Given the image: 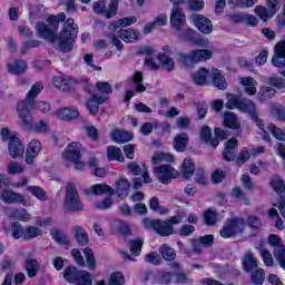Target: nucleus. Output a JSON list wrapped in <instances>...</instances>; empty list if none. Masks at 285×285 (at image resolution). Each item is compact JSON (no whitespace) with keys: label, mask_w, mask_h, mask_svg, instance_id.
Segmentation results:
<instances>
[{"label":"nucleus","mask_w":285,"mask_h":285,"mask_svg":"<svg viewBox=\"0 0 285 285\" xmlns=\"http://www.w3.org/2000/svg\"><path fill=\"white\" fill-rule=\"evenodd\" d=\"M59 21H66V13L50 16L47 19L48 24L39 22L36 26L37 33L47 41L57 42L62 52H70L75 48V39L79 35V27L75 24L73 19H68L63 24L61 33L57 36L55 32L59 30Z\"/></svg>","instance_id":"1"},{"label":"nucleus","mask_w":285,"mask_h":285,"mask_svg":"<svg viewBox=\"0 0 285 285\" xmlns=\"http://www.w3.org/2000/svg\"><path fill=\"white\" fill-rule=\"evenodd\" d=\"M226 108L228 110H235L237 108L240 112H248L252 119L256 121V126L259 128L258 135L262 136L264 141H271V136L266 132L264 128V122L257 118V112L255 111V104L248 99L239 98L235 95H229L228 100L226 102Z\"/></svg>","instance_id":"2"},{"label":"nucleus","mask_w":285,"mask_h":285,"mask_svg":"<svg viewBox=\"0 0 285 285\" xmlns=\"http://www.w3.org/2000/svg\"><path fill=\"white\" fill-rule=\"evenodd\" d=\"M41 90H43V85L41 82L35 83L27 94V99L18 104V117L24 128H32L35 118L32 112L28 110V106L35 101L36 97L41 94Z\"/></svg>","instance_id":"3"},{"label":"nucleus","mask_w":285,"mask_h":285,"mask_svg":"<svg viewBox=\"0 0 285 285\" xmlns=\"http://www.w3.org/2000/svg\"><path fill=\"white\" fill-rule=\"evenodd\" d=\"M184 219V216L181 214H178L176 216L170 217L168 220H153L149 218H145L142 220V224L145 228L148 230H155L157 235H160V237H168L169 235H173L175 233V227H173L175 224H181Z\"/></svg>","instance_id":"4"},{"label":"nucleus","mask_w":285,"mask_h":285,"mask_svg":"<svg viewBox=\"0 0 285 285\" xmlns=\"http://www.w3.org/2000/svg\"><path fill=\"white\" fill-rule=\"evenodd\" d=\"M81 153H83V146H81V142L72 141L65 148L62 158L65 161L75 164L76 170H83L86 168V163L81 160Z\"/></svg>","instance_id":"5"},{"label":"nucleus","mask_w":285,"mask_h":285,"mask_svg":"<svg viewBox=\"0 0 285 285\" xmlns=\"http://www.w3.org/2000/svg\"><path fill=\"white\" fill-rule=\"evenodd\" d=\"M63 277L69 284L92 285V276L86 271H79L77 267L69 266L65 268Z\"/></svg>","instance_id":"6"},{"label":"nucleus","mask_w":285,"mask_h":285,"mask_svg":"<svg viewBox=\"0 0 285 285\" xmlns=\"http://www.w3.org/2000/svg\"><path fill=\"white\" fill-rule=\"evenodd\" d=\"M3 141H9V154L13 159L21 157L26 153V147L21 144L16 134L10 132L8 128H3L0 132Z\"/></svg>","instance_id":"7"},{"label":"nucleus","mask_w":285,"mask_h":285,"mask_svg":"<svg viewBox=\"0 0 285 285\" xmlns=\"http://www.w3.org/2000/svg\"><path fill=\"white\" fill-rule=\"evenodd\" d=\"M177 61L183 63L184 66H190V63H199V61H208L213 57V52L210 50H196L189 52V55L178 52L176 55Z\"/></svg>","instance_id":"8"},{"label":"nucleus","mask_w":285,"mask_h":285,"mask_svg":"<svg viewBox=\"0 0 285 285\" xmlns=\"http://www.w3.org/2000/svg\"><path fill=\"white\" fill-rule=\"evenodd\" d=\"M174 3L173 10L170 12V26L177 32H181L184 30V26H186V13L179 8L181 3H185L184 0H170Z\"/></svg>","instance_id":"9"},{"label":"nucleus","mask_w":285,"mask_h":285,"mask_svg":"<svg viewBox=\"0 0 285 285\" xmlns=\"http://www.w3.org/2000/svg\"><path fill=\"white\" fill-rule=\"evenodd\" d=\"M65 207L67 210L75 213L77 210H83V204L79 199V193L72 183L67 185V194L65 198Z\"/></svg>","instance_id":"10"},{"label":"nucleus","mask_w":285,"mask_h":285,"mask_svg":"<svg viewBox=\"0 0 285 285\" xmlns=\"http://www.w3.org/2000/svg\"><path fill=\"white\" fill-rule=\"evenodd\" d=\"M245 226L246 223L244 222V218H233L230 220H227L220 229V237H224V239L235 237V235L244 233Z\"/></svg>","instance_id":"11"},{"label":"nucleus","mask_w":285,"mask_h":285,"mask_svg":"<svg viewBox=\"0 0 285 285\" xmlns=\"http://www.w3.org/2000/svg\"><path fill=\"white\" fill-rule=\"evenodd\" d=\"M154 175H156L160 184H170L171 179H176L179 176V171L170 165H161L154 168Z\"/></svg>","instance_id":"12"},{"label":"nucleus","mask_w":285,"mask_h":285,"mask_svg":"<svg viewBox=\"0 0 285 285\" xmlns=\"http://www.w3.org/2000/svg\"><path fill=\"white\" fill-rule=\"evenodd\" d=\"M92 10L97 14H104L106 19H112L117 14V10H119V0H111L108 10H106V1L99 0L94 3Z\"/></svg>","instance_id":"13"},{"label":"nucleus","mask_w":285,"mask_h":285,"mask_svg":"<svg viewBox=\"0 0 285 285\" xmlns=\"http://www.w3.org/2000/svg\"><path fill=\"white\" fill-rule=\"evenodd\" d=\"M268 244L274 247V256L278 261L281 268L285 269V248L282 239H279L278 235L272 234L268 237Z\"/></svg>","instance_id":"14"},{"label":"nucleus","mask_w":285,"mask_h":285,"mask_svg":"<svg viewBox=\"0 0 285 285\" xmlns=\"http://www.w3.org/2000/svg\"><path fill=\"white\" fill-rule=\"evenodd\" d=\"M190 19L191 23L199 32H203V35H210V32H213V22L210 19L199 13L193 14Z\"/></svg>","instance_id":"15"},{"label":"nucleus","mask_w":285,"mask_h":285,"mask_svg":"<svg viewBox=\"0 0 285 285\" xmlns=\"http://www.w3.org/2000/svg\"><path fill=\"white\" fill-rule=\"evenodd\" d=\"M132 83L135 90L128 89L126 91L125 101H130L135 97V92H146V85L144 83V75L140 71H136L132 76Z\"/></svg>","instance_id":"16"},{"label":"nucleus","mask_w":285,"mask_h":285,"mask_svg":"<svg viewBox=\"0 0 285 285\" xmlns=\"http://www.w3.org/2000/svg\"><path fill=\"white\" fill-rule=\"evenodd\" d=\"M0 199L4 204H23L26 205V196L12 190L2 189L0 191Z\"/></svg>","instance_id":"17"},{"label":"nucleus","mask_w":285,"mask_h":285,"mask_svg":"<svg viewBox=\"0 0 285 285\" xmlns=\"http://www.w3.org/2000/svg\"><path fill=\"white\" fill-rule=\"evenodd\" d=\"M115 193L120 199H126L130 190V181L126 177H120L116 180Z\"/></svg>","instance_id":"18"},{"label":"nucleus","mask_w":285,"mask_h":285,"mask_svg":"<svg viewBox=\"0 0 285 285\" xmlns=\"http://www.w3.org/2000/svg\"><path fill=\"white\" fill-rule=\"evenodd\" d=\"M41 153V142L39 140H31L27 148L26 163L33 164L35 157Z\"/></svg>","instance_id":"19"},{"label":"nucleus","mask_w":285,"mask_h":285,"mask_svg":"<svg viewBox=\"0 0 285 285\" xmlns=\"http://www.w3.org/2000/svg\"><path fill=\"white\" fill-rule=\"evenodd\" d=\"M165 53L158 55V61L163 66L164 70H168L169 72L175 69V60L171 57L167 56L170 52V47L165 46L163 48Z\"/></svg>","instance_id":"20"},{"label":"nucleus","mask_w":285,"mask_h":285,"mask_svg":"<svg viewBox=\"0 0 285 285\" xmlns=\"http://www.w3.org/2000/svg\"><path fill=\"white\" fill-rule=\"evenodd\" d=\"M87 195H115V189L110 185L96 184L87 189Z\"/></svg>","instance_id":"21"},{"label":"nucleus","mask_w":285,"mask_h":285,"mask_svg":"<svg viewBox=\"0 0 285 285\" xmlns=\"http://www.w3.org/2000/svg\"><path fill=\"white\" fill-rule=\"evenodd\" d=\"M75 83H77V80L75 78H70V77H55L53 78V86H56V88H58L59 90L66 91V90H70V88H72V86H75Z\"/></svg>","instance_id":"22"},{"label":"nucleus","mask_w":285,"mask_h":285,"mask_svg":"<svg viewBox=\"0 0 285 285\" xmlns=\"http://www.w3.org/2000/svg\"><path fill=\"white\" fill-rule=\"evenodd\" d=\"M128 168L132 171L134 175H142L145 184H150V181H153L150 175L148 174V168L146 167V165L139 166L137 165V163H130L128 165Z\"/></svg>","instance_id":"23"},{"label":"nucleus","mask_w":285,"mask_h":285,"mask_svg":"<svg viewBox=\"0 0 285 285\" xmlns=\"http://www.w3.org/2000/svg\"><path fill=\"white\" fill-rule=\"evenodd\" d=\"M212 79L215 88H218V90H226V88H228L226 78L224 77V75H222V71L219 69H212Z\"/></svg>","instance_id":"24"},{"label":"nucleus","mask_w":285,"mask_h":285,"mask_svg":"<svg viewBox=\"0 0 285 285\" xmlns=\"http://www.w3.org/2000/svg\"><path fill=\"white\" fill-rule=\"evenodd\" d=\"M235 148H237V138H230L227 140L223 151L225 161H233V159H235Z\"/></svg>","instance_id":"25"},{"label":"nucleus","mask_w":285,"mask_h":285,"mask_svg":"<svg viewBox=\"0 0 285 285\" xmlns=\"http://www.w3.org/2000/svg\"><path fill=\"white\" fill-rule=\"evenodd\" d=\"M239 83L247 95H257V81L253 77L240 78Z\"/></svg>","instance_id":"26"},{"label":"nucleus","mask_w":285,"mask_h":285,"mask_svg":"<svg viewBox=\"0 0 285 285\" xmlns=\"http://www.w3.org/2000/svg\"><path fill=\"white\" fill-rule=\"evenodd\" d=\"M56 117H58L62 121H70V119H77V117H79V110L61 108L56 111Z\"/></svg>","instance_id":"27"},{"label":"nucleus","mask_w":285,"mask_h":285,"mask_svg":"<svg viewBox=\"0 0 285 285\" xmlns=\"http://www.w3.org/2000/svg\"><path fill=\"white\" fill-rule=\"evenodd\" d=\"M106 96H97L94 95L90 100L87 102V108L90 112V115H97L99 112V105L104 104L106 101Z\"/></svg>","instance_id":"28"},{"label":"nucleus","mask_w":285,"mask_h":285,"mask_svg":"<svg viewBox=\"0 0 285 285\" xmlns=\"http://www.w3.org/2000/svg\"><path fill=\"white\" fill-rule=\"evenodd\" d=\"M153 52H155V50L151 47H142L139 50L140 55H146L145 66L149 68V70H157V68H159V65L154 62L153 57H150Z\"/></svg>","instance_id":"29"},{"label":"nucleus","mask_w":285,"mask_h":285,"mask_svg":"<svg viewBox=\"0 0 285 285\" xmlns=\"http://www.w3.org/2000/svg\"><path fill=\"white\" fill-rule=\"evenodd\" d=\"M118 32L125 43H134L139 39V32L135 31V29H120Z\"/></svg>","instance_id":"30"},{"label":"nucleus","mask_w":285,"mask_h":285,"mask_svg":"<svg viewBox=\"0 0 285 285\" xmlns=\"http://www.w3.org/2000/svg\"><path fill=\"white\" fill-rule=\"evenodd\" d=\"M111 139L112 141H116V144H126V141H130V139H132V134L116 129L111 132Z\"/></svg>","instance_id":"31"},{"label":"nucleus","mask_w":285,"mask_h":285,"mask_svg":"<svg viewBox=\"0 0 285 285\" xmlns=\"http://www.w3.org/2000/svg\"><path fill=\"white\" fill-rule=\"evenodd\" d=\"M180 173L184 179H190L195 175V163L190 158H186L183 161Z\"/></svg>","instance_id":"32"},{"label":"nucleus","mask_w":285,"mask_h":285,"mask_svg":"<svg viewBox=\"0 0 285 285\" xmlns=\"http://www.w3.org/2000/svg\"><path fill=\"white\" fill-rule=\"evenodd\" d=\"M242 262L244 271H246V273H250V271H255V268H257V259L250 252H247L245 254Z\"/></svg>","instance_id":"33"},{"label":"nucleus","mask_w":285,"mask_h":285,"mask_svg":"<svg viewBox=\"0 0 285 285\" xmlns=\"http://www.w3.org/2000/svg\"><path fill=\"white\" fill-rule=\"evenodd\" d=\"M7 215L11 219H18V222H30L31 216L26 209H10Z\"/></svg>","instance_id":"34"},{"label":"nucleus","mask_w":285,"mask_h":285,"mask_svg":"<svg viewBox=\"0 0 285 285\" xmlns=\"http://www.w3.org/2000/svg\"><path fill=\"white\" fill-rule=\"evenodd\" d=\"M132 23H137V18L135 16L126 17V18L114 21L110 24V29L111 30H121V28H127V26H132Z\"/></svg>","instance_id":"35"},{"label":"nucleus","mask_w":285,"mask_h":285,"mask_svg":"<svg viewBox=\"0 0 285 285\" xmlns=\"http://www.w3.org/2000/svg\"><path fill=\"white\" fill-rule=\"evenodd\" d=\"M214 240H215V237H213V235L202 236L198 240H194L193 242L194 253H202V246H210V244H213Z\"/></svg>","instance_id":"36"},{"label":"nucleus","mask_w":285,"mask_h":285,"mask_svg":"<svg viewBox=\"0 0 285 285\" xmlns=\"http://www.w3.org/2000/svg\"><path fill=\"white\" fill-rule=\"evenodd\" d=\"M28 65L23 60H16L13 63L8 65V70L11 75H21L26 72Z\"/></svg>","instance_id":"37"},{"label":"nucleus","mask_w":285,"mask_h":285,"mask_svg":"<svg viewBox=\"0 0 285 285\" xmlns=\"http://www.w3.org/2000/svg\"><path fill=\"white\" fill-rule=\"evenodd\" d=\"M187 145H188V135L187 134H180L175 137L174 148L178 153H184V150H186Z\"/></svg>","instance_id":"38"},{"label":"nucleus","mask_w":285,"mask_h":285,"mask_svg":"<svg viewBox=\"0 0 285 285\" xmlns=\"http://www.w3.org/2000/svg\"><path fill=\"white\" fill-rule=\"evenodd\" d=\"M175 158L171 154L168 153H157L151 158V164L156 166L157 164H164L167 161L168 164L173 163Z\"/></svg>","instance_id":"39"},{"label":"nucleus","mask_w":285,"mask_h":285,"mask_svg":"<svg viewBox=\"0 0 285 285\" xmlns=\"http://www.w3.org/2000/svg\"><path fill=\"white\" fill-rule=\"evenodd\" d=\"M107 157L110 161H124V154L119 147L109 146L107 148Z\"/></svg>","instance_id":"40"},{"label":"nucleus","mask_w":285,"mask_h":285,"mask_svg":"<svg viewBox=\"0 0 285 285\" xmlns=\"http://www.w3.org/2000/svg\"><path fill=\"white\" fill-rule=\"evenodd\" d=\"M26 272L28 277H36L39 273V262L35 258H29L26 262Z\"/></svg>","instance_id":"41"},{"label":"nucleus","mask_w":285,"mask_h":285,"mask_svg":"<svg viewBox=\"0 0 285 285\" xmlns=\"http://www.w3.org/2000/svg\"><path fill=\"white\" fill-rule=\"evenodd\" d=\"M269 112L275 119H279V121H285V109L281 105L271 104Z\"/></svg>","instance_id":"42"},{"label":"nucleus","mask_w":285,"mask_h":285,"mask_svg":"<svg viewBox=\"0 0 285 285\" xmlns=\"http://www.w3.org/2000/svg\"><path fill=\"white\" fill-rule=\"evenodd\" d=\"M224 125L227 128L237 129L239 128V120H237V116H235V114L228 111L224 114Z\"/></svg>","instance_id":"43"},{"label":"nucleus","mask_w":285,"mask_h":285,"mask_svg":"<svg viewBox=\"0 0 285 285\" xmlns=\"http://www.w3.org/2000/svg\"><path fill=\"white\" fill-rule=\"evenodd\" d=\"M208 79V70L207 69H199L193 75V80L196 86H205L206 80Z\"/></svg>","instance_id":"44"},{"label":"nucleus","mask_w":285,"mask_h":285,"mask_svg":"<svg viewBox=\"0 0 285 285\" xmlns=\"http://www.w3.org/2000/svg\"><path fill=\"white\" fill-rule=\"evenodd\" d=\"M27 110H38L39 112L46 114L50 112V104L46 101L30 102Z\"/></svg>","instance_id":"45"},{"label":"nucleus","mask_w":285,"mask_h":285,"mask_svg":"<svg viewBox=\"0 0 285 285\" xmlns=\"http://www.w3.org/2000/svg\"><path fill=\"white\" fill-rule=\"evenodd\" d=\"M27 190L33 195L36 199H39L40 202H46L48 199V196L46 195V190L39 186H29L27 187Z\"/></svg>","instance_id":"46"},{"label":"nucleus","mask_w":285,"mask_h":285,"mask_svg":"<svg viewBox=\"0 0 285 285\" xmlns=\"http://www.w3.org/2000/svg\"><path fill=\"white\" fill-rule=\"evenodd\" d=\"M159 253L167 262H173V259L177 257V254H175V249L166 244L160 247Z\"/></svg>","instance_id":"47"},{"label":"nucleus","mask_w":285,"mask_h":285,"mask_svg":"<svg viewBox=\"0 0 285 285\" xmlns=\"http://www.w3.org/2000/svg\"><path fill=\"white\" fill-rule=\"evenodd\" d=\"M42 235V232L40 228L35 227V226H29L24 228L23 232V239H35V237H40Z\"/></svg>","instance_id":"48"},{"label":"nucleus","mask_w":285,"mask_h":285,"mask_svg":"<svg viewBox=\"0 0 285 285\" xmlns=\"http://www.w3.org/2000/svg\"><path fill=\"white\" fill-rule=\"evenodd\" d=\"M271 186L278 195L285 191V184L279 176H274L271 180Z\"/></svg>","instance_id":"49"},{"label":"nucleus","mask_w":285,"mask_h":285,"mask_svg":"<svg viewBox=\"0 0 285 285\" xmlns=\"http://www.w3.org/2000/svg\"><path fill=\"white\" fill-rule=\"evenodd\" d=\"M275 92L273 87H263L258 94V99L259 101H267V99L275 97Z\"/></svg>","instance_id":"50"},{"label":"nucleus","mask_w":285,"mask_h":285,"mask_svg":"<svg viewBox=\"0 0 285 285\" xmlns=\"http://www.w3.org/2000/svg\"><path fill=\"white\" fill-rule=\"evenodd\" d=\"M141 246H144V239L138 238L135 240L129 242V248L131 255H135L136 257L140 255L141 253Z\"/></svg>","instance_id":"51"},{"label":"nucleus","mask_w":285,"mask_h":285,"mask_svg":"<svg viewBox=\"0 0 285 285\" xmlns=\"http://www.w3.org/2000/svg\"><path fill=\"white\" fill-rule=\"evenodd\" d=\"M267 130H269V132L273 135V137H275V139L285 141V131L276 127L274 124H269L267 126Z\"/></svg>","instance_id":"52"},{"label":"nucleus","mask_w":285,"mask_h":285,"mask_svg":"<svg viewBox=\"0 0 285 285\" xmlns=\"http://www.w3.org/2000/svg\"><path fill=\"white\" fill-rule=\"evenodd\" d=\"M76 239L80 246L88 244V233L82 227H76Z\"/></svg>","instance_id":"53"},{"label":"nucleus","mask_w":285,"mask_h":285,"mask_svg":"<svg viewBox=\"0 0 285 285\" xmlns=\"http://www.w3.org/2000/svg\"><path fill=\"white\" fill-rule=\"evenodd\" d=\"M33 130L39 135H46L47 132H50V124H48L46 120H39L33 126Z\"/></svg>","instance_id":"54"},{"label":"nucleus","mask_w":285,"mask_h":285,"mask_svg":"<svg viewBox=\"0 0 285 285\" xmlns=\"http://www.w3.org/2000/svg\"><path fill=\"white\" fill-rule=\"evenodd\" d=\"M96 88H97L98 92H100V95H102V97L108 98V95H110V92H112V86L108 82H97Z\"/></svg>","instance_id":"55"},{"label":"nucleus","mask_w":285,"mask_h":285,"mask_svg":"<svg viewBox=\"0 0 285 285\" xmlns=\"http://www.w3.org/2000/svg\"><path fill=\"white\" fill-rule=\"evenodd\" d=\"M149 208L151 210H154L155 213H160V215H166V213H168L167 208H160L159 207V198H157V197H153L149 200Z\"/></svg>","instance_id":"56"},{"label":"nucleus","mask_w":285,"mask_h":285,"mask_svg":"<svg viewBox=\"0 0 285 285\" xmlns=\"http://www.w3.org/2000/svg\"><path fill=\"white\" fill-rule=\"evenodd\" d=\"M83 255L86 257L87 268H94L97 262L95 261V254H92V249L86 247L83 249Z\"/></svg>","instance_id":"57"},{"label":"nucleus","mask_w":285,"mask_h":285,"mask_svg":"<svg viewBox=\"0 0 285 285\" xmlns=\"http://www.w3.org/2000/svg\"><path fill=\"white\" fill-rule=\"evenodd\" d=\"M204 220H205V224H207V226H213V224L217 222V212L213 209H208L204 214Z\"/></svg>","instance_id":"58"},{"label":"nucleus","mask_w":285,"mask_h":285,"mask_svg":"<svg viewBox=\"0 0 285 285\" xmlns=\"http://www.w3.org/2000/svg\"><path fill=\"white\" fill-rule=\"evenodd\" d=\"M10 232L12 234L13 239H20V237H23V227L19 223H13L11 225Z\"/></svg>","instance_id":"59"},{"label":"nucleus","mask_w":285,"mask_h":285,"mask_svg":"<svg viewBox=\"0 0 285 285\" xmlns=\"http://www.w3.org/2000/svg\"><path fill=\"white\" fill-rule=\"evenodd\" d=\"M51 237L57 242V244H68V237H66V234L57 229L51 230Z\"/></svg>","instance_id":"60"},{"label":"nucleus","mask_w":285,"mask_h":285,"mask_svg":"<svg viewBox=\"0 0 285 285\" xmlns=\"http://www.w3.org/2000/svg\"><path fill=\"white\" fill-rule=\"evenodd\" d=\"M125 278L121 272L112 273L109 279V285H124Z\"/></svg>","instance_id":"61"},{"label":"nucleus","mask_w":285,"mask_h":285,"mask_svg":"<svg viewBox=\"0 0 285 285\" xmlns=\"http://www.w3.org/2000/svg\"><path fill=\"white\" fill-rule=\"evenodd\" d=\"M250 155H253V154H252V151L248 150V148H243L237 160H236L238 166L246 164V161H248V159H250Z\"/></svg>","instance_id":"62"},{"label":"nucleus","mask_w":285,"mask_h":285,"mask_svg":"<svg viewBox=\"0 0 285 285\" xmlns=\"http://www.w3.org/2000/svg\"><path fill=\"white\" fill-rule=\"evenodd\" d=\"M258 250L263 257V262L265 266H273L274 262H273V255L271 254V252L262 247Z\"/></svg>","instance_id":"63"},{"label":"nucleus","mask_w":285,"mask_h":285,"mask_svg":"<svg viewBox=\"0 0 285 285\" xmlns=\"http://www.w3.org/2000/svg\"><path fill=\"white\" fill-rule=\"evenodd\" d=\"M252 282L254 285L264 284V271L262 268L252 274Z\"/></svg>","instance_id":"64"}]
</instances>
